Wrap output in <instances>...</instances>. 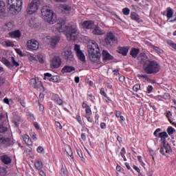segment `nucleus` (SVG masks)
I'll return each instance as SVG.
<instances>
[{"instance_id": "16", "label": "nucleus", "mask_w": 176, "mask_h": 176, "mask_svg": "<svg viewBox=\"0 0 176 176\" xmlns=\"http://www.w3.org/2000/svg\"><path fill=\"white\" fill-rule=\"evenodd\" d=\"M30 85L34 89H39V88L42 87V86H43L42 82H41L40 80H38V79L36 78H32L30 80Z\"/></svg>"}, {"instance_id": "64", "label": "nucleus", "mask_w": 176, "mask_h": 176, "mask_svg": "<svg viewBox=\"0 0 176 176\" xmlns=\"http://www.w3.org/2000/svg\"><path fill=\"white\" fill-rule=\"evenodd\" d=\"M124 79H126L125 77H124V76H120V78H119L120 82H124Z\"/></svg>"}, {"instance_id": "22", "label": "nucleus", "mask_w": 176, "mask_h": 176, "mask_svg": "<svg viewBox=\"0 0 176 176\" xmlns=\"http://www.w3.org/2000/svg\"><path fill=\"white\" fill-rule=\"evenodd\" d=\"M72 71H75V67L72 66L65 65L61 70L62 74H69L72 72Z\"/></svg>"}, {"instance_id": "21", "label": "nucleus", "mask_w": 176, "mask_h": 176, "mask_svg": "<svg viewBox=\"0 0 176 176\" xmlns=\"http://www.w3.org/2000/svg\"><path fill=\"white\" fill-rule=\"evenodd\" d=\"M92 33L94 35H105V31L102 30L98 25H96Z\"/></svg>"}, {"instance_id": "9", "label": "nucleus", "mask_w": 176, "mask_h": 176, "mask_svg": "<svg viewBox=\"0 0 176 176\" xmlns=\"http://www.w3.org/2000/svg\"><path fill=\"white\" fill-rule=\"evenodd\" d=\"M74 50L78 60H80V61H82V63H86V56H85L83 51L80 50V45H75Z\"/></svg>"}, {"instance_id": "23", "label": "nucleus", "mask_w": 176, "mask_h": 176, "mask_svg": "<svg viewBox=\"0 0 176 176\" xmlns=\"http://www.w3.org/2000/svg\"><path fill=\"white\" fill-rule=\"evenodd\" d=\"M8 34L10 38H20L21 36V32L20 30H15L10 32Z\"/></svg>"}, {"instance_id": "27", "label": "nucleus", "mask_w": 176, "mask_h": 176, "mask_svg": "<svg viewBox=\"0 0 176 176\" xmlns=\"http://www.w3.org/2000/svg\"><path fill=\"white\" fill-rule=\"evenodd\" d=\"M36 168L38 170H42L43 168V163L41 160H37L34 164Z\"/></svg>"}, {"instance_id": "32", "label": "nucleus", "mask_w": 176, "mask_h": 176, "mask_svg": "<svg viewBox=\"0 0 176 176\" xmlns=\"http://www.w3.org/2000/svg\"><path fill=\"white\" fill-rule=\"evenodd\" d=\"M5 10H6L5 2L3 1H0V14L4 13Z\"/></svg>"}, {"instance_id": "59", "label": "nucleus", "mask_w": 176, "mask_h": 176, "mask_svg": "<svg viewBox=\"0 0 176 176\" xmlns=\"http://www.w3.org/2000/svg\"><path fill=\"white\" fill-rule=\"evenodd\" d=\"M38 174L41 176H46V173L42 169L38 170Z\"/></svg>"}, {"instance_id": "33", "label": "nucleus", "mask_w": 176, "mask_h": 176, "mask_svg": "<svg viewBox=\"0 0 176 176\" xmlns=\"http://www.w3.org/2000/svg\"><path fill=\"white\" fill-rule=\"evenodd\" d=\"M54 102H56V104H57V105H64V102L63 100H61L60 98V97L58 96H55V98H54Z\"/></svg>"}, {"instance_id": "25", "label": "nucleus", "mask_w": 176, "mask_h": 176, "mask_svg": "<svg viewBox=\"0 0 176 176\" xmlns=\"http://www.w3.org/2000/svg\"><path fill=\"white\" fill-rule=\"evenodd\" d=\"M23 140L27 145L32 146V140H31V138L27 134H25L23 135Z\"/></svg>"}, {"instance_id": "1", "label": "nucleus", "mask_w": 176, "mask_h": 176, "mask_svg": "<svg viewBox=\"0 0 176 176\" xmlns=\"http://www.w3.org/2000/svg\"><path fill=\"white\" fill-rule=\"evenodd\" d=\"M54 28L58 32H63L68 41H76L79 32H78V25L74 22H71L67 25H63L61 23H58L54 25Z\"/></svg>"}, {"instance_id": "14", "label": "nucleus", "mask_w": 176, "mask_h": 176, "mask_svg": "<svg viewBox=\"0 0 176 176\" xmlns=\"http://www.w3.org/2000/svg\"><path fill=\"white\" fill-rule=\"evenodd\" d=\"M81 26L85 30H91L94 27V21H85L81 23Z\"/></svg>"}, {"instance_id": "55", "label": "nucleus", "mask_w": 176, "mask_h": 176, "mask_svg": "<svg viewBox=\"0 0 176 176\" xmlns=\"http://www.w3.org/2000/svg\"><path fill=\"white\" fill-rule=\"evenodd\" d=\"M37 57H38V62L41 63V64H43V63H45V60H43V58L42 57V56L38 55Z\"/></svg>"}, {"instance_id": "56", "label": "nucleus", "mask_w": 176, "mask_h": 176, "mask_svg": "<svg viewBox=\"0 0 176 176\" xmlns=\"http://www.w3.org/2000/svg\"><path fill=\"white\" fill-rule=\"evenodd\" d=\"M160 131H162V129L160 128L157 129L154 133H153V135H155V137H157V133H160Z\"/></svg>"}, {"instance_id": "45", "label": "nucleus", "mask_w": 176, "mask_h": 176, "mask_svg": "<svg viewBox=\"0 0 176 176\" xmlns=\"http://www.w3.org/2000/svg\"><path fill=\"white\" fill-rule=\"evenodd\" d=\"M60 175L61 176H68V171L65 170V168H62L60 170Z\"/></svg>"}, {"instance_id": "60", "label": "nucleus", "mask_w": 176, "mask_h": 176, "mask_svg": "<svg viewBox=\"0 0 176 176\" xmlns=\"http://www.w3.org/2000/svg\"><path fill=\"white\" fill-rule=\"evenodd\" d=\"M55 124L57 127H58L60 130L63 129V126H61V124L59 122H55Z\"/></svg>"}, {"instance_id": "48", "label": "nucleus", "mask_w": 176, "mask_h": 176, "mask_svg": "<svg viewBox=\"0 0 176 176\" xmlns=\"http://www.w3.org/2000/svg\"><path fill=\"white\" fill-rule=\"evenodd\" d=\"M38 153H45V148L43 146H39L36 149Z\"/></svg>"}, {"instance_id": "57", "label": "nucleus", "mask_w": 176, "mask_h": 176, "mask_svg": "<svg viewBox=\"0 0 176 176\" xmlns=\"http://www.w3.org/2000/svg\"><path fill=\"white\" fill-rule=\"evenodd\" d=\"M155 100H156V101H162L163 100V96H157L155 97Z\"/></svg>"}, {"instance_id": "63", "label": "nucleus", "mask_w": 176, "mask_h": 176, "mask_svg": "<svg viewBox=\"0 0 176 176\" xmlns=\"http://www.w3.org/2000/svg\"><path fill=\"white\" fill-rule=\"evenodd\" d=\"M171 116H173V115L171 114V111H167L166 112V117L168 118V120H170Z\"/></svg>"}, {"instance_id": "52", "label": "nucleus", "mask_w": 176, "mask_h": 176, "mask_svg": "<svg viewBox=\"0 0 176 176\" xmlns=\"http://www.w3.org/2000/svg\"><path fill=\"white\" fill-rule=\"evenodd\" d=\"M170 100V94L165 93L164 96H162V100Z\"/></svg>"}, {"instance_id": "17", "label": "nucleus", "mask_w": 176, "mask_h": 176, "mask_svg": "<svg viewBox=\"0 0 176 176\" xmlns=\"http://www.w3.org/2000/svg\"><path fill=\"white\" fill-rule=\"evenodd\" d=\"M61 12L65 14H69L71 13V6L67 4H60L59 6Z\"/></svg>"}, {"instance_id": "6", "label": "nucleus", "mask_w": 176, "mask_h": 176, "mask_svg": "<svg viewBox=\"0 0 176 176\" xmlns=\"http://www.w3.org/2000/svg\"><path fill=\"white\" fill-rule=\"evenodd\" d=\"M11 60H12V63H10V61H9V60H8L5 57L0 58V61L4 65H6V67H7L8 68L11 69V68H13V67H17L20 66V63H19V62L16 61V59L14 58V56H12Z\"/></svg>"}, {"instance_id": "46", "label": "nucleus", "mask_w": 176, "mask_h": 176, "mask_svg": "<svg viewBox=\"0 0 176 176\" xmlns=\"http://www.w3.org/2000/svg\"><path fill=\"white\" fill-rule=\"evenodd\" d=\"M140 89H141V85H140V84H136L133 87V91H135L136 93Z\"/></svg>"}, {"instance_id": "31", "label": "nucleus", "mask_w": 176, "mask_h": 176, "mask_svg": "<svg viewBox=\"0 0 176 176\" xmlns=\"http://www.w3.org/2000/svg\"><path fill=\"white\" fill-rule=\"evenodd\" d=\"M5 27L6 30L10 31L14 28V24H13V22H7L5 25Z\"/></svg>"}, {"instance_id": "8", "label": "nucleus", "mask_w": 176, "mask_h": 176, "mask_svg": "<svg viewBox=\"0 0 176 176\" xmlns=\"http://www.w3.org/2000/svg\"><path fill=\"white\" fill-rule=\"evenodd\" d=\"M104 42L107 45H111V43H118V37L113 34L111 32L107 33L104 38Z\"/></svg>"}, {"instance_id": "38", "label": "nucleus", "mask_w": 176, "mask_h": 176, "mask_svg": "<svg viewBox=\"0 0 176 176\" xmlns=\"http://www.w3.org/2000/svg\"><path fill=\"white\" fill-rule=\"evenodd\" d=\"M65 152L66 153H67L68 156L72 157V155H74V153H72V149L71 148V146H67L65 148Z\"/></svg>"}, {"instance_id": "36", "label": "nucleus", "mask_w": 176, "mask_h": 176, "mask_svg": "<svg viewBox=\"0 0 176 176\" xmlns=\"http://www.w3.org/2000/svg\"><path fill=\"white\" fill-rule=\"evenodd\" d=\"M151 46L152 49H154V50H155V52H156V53H157V54H162L163 50H162L159 47H157L153 45H151Z\"/></svg>"}, {"instance_id": "47", "label": "nucleus", "mask_w": 176, "mask_h": 176, "mask_svg": "<svg viewBox=\"0 0 176 176\" xmlns=\"http://www.w3.org/2000/svg\"><path fill=\"white\" fill-rule=\"evenodd\" d=\"M8 131V127L3 126V124H0V133H5Z\"/></svg>"}, {"instance_id": "41", "label": "nucleus", "mask_w": 176, "mask_h": 176, "mask_svg": "<svg viewBox=\"0 0 176 176\" xmlns=\"http://www.w3.org/2000/svg\"><path fill=\"white\" fill-rule=\"evenodd\" d=\"M20 122H21V119L20 118V117H18V119L13 120L12 123H14L15 127H19V126L20 125Z\"/></svg>"}, {"instance_id": "20", "label": "nucleus", "mask_w": 176, "mask_h": 176, "mask_svg": "<svg viewBox=\"0 0 176 176\" xmlns=\"http://www.w3.org/2000/svg\"><path fill=\"white\" fill-rule=\"evenodd\" d=\"M0 158L4 164H10L12 163V158L8 155H2Z\"/></svg>"}, {"instance_id": "5", "label": "nucleus", "mask_w": 176, "mask_h": 176, "mask_svg": "<svg viewBox=\"0 0 176 176\" xmlns=\"http://www.w3.org/2000/svg\"><path fill=\"white\" fill-rule=\"evenodd\" d=\"M7 5H9L10 12H21L23 9V0H7Z\"/></svg>"}, {"instance_id": "13", "label": "nucleus", "mask_w": 176, "mask_h": 176, "mask_svg": "<svg viewBox=\"0 0 176 176\" xmlns=\"http://www.w3.org/2000/svg\"><path fill=\"white\" fill-rule=\"evenodd\" d=\"M171 152H173V150L171 149V146L170 144H168V143L162 144V146H161L160 150V153H161V155L166 156V153L170 155Z\"/></svg>"}, {"instance_id": "28", "label": "nucleus", "mask_w": 176, "mask_h": 176, "mask_svg": "<svg viewBox=\"0 0 176 176\" xmlns=\"http://www.w3.org/2000/svg\"><path fill=\"white\" fill-rule=\"evenodd\" d=\"M173 14H174V12L171 9V8L168 7L166 8V17L168 20L173 17Z\"/></svg>"}, {"instance_id": "10", "label": "nucleus", "mask_w": 176, "mask_h": 176, "mask_svg": "<svg viewBox=\"0 0 176 176\" xmlns=\"http://www.w3.org/2000/svg\"><path fill=\"white\" fill-rule=\"evenodd\" d=\"M43 42L46 45H57L60 42V37L58 36H54L52 38L47 36L43 38Z\"/></svg>"}, {"instance_id": "54", "label": "nucleus", "mask_w": 176, "mask_h": 176, "mask_svg": "<svg viewBox=\"0 0 176 176\" xmlns=\"http://www.w3.org/2000/svg\"><path fill=\"white\" fill-rule=\"evenodd\" d=\"M152 90H153V87H152V85H148L147 87V93L151 94V93H152Z\"/></svg>"}, {"instance_id": "29", "label": "nucleus", "mask_w": 176, "mask_h": 176, "mask_svg": "<svg viewBox=\"0 0 176 176\" xmlns=\"http://www.w3.org/2000/svg\"><path fill=\"white\" fill-rule=\"evenodd\" d=\"M44 80H46L47 79L48 80H50V82H54V76L52 77V74L50 73H45L44 74Z\"/></svg>"}, {"instance_id": "2", "label": "nucleus", "mask_w": 176, "mask_h": 176, "mask_svg": "<svg viewBox=\"0 0 176 176\" xmlns=\"http://www.w3.org/2000/svg\"><path fill=\"white\" fill-rule=\"evenodd\" d=\"M89 58L91 63L100 64L101 60V50L100 47L96 45H87Z\"/></svg>"}, {"instance_id": "26", "label": "nucleus", "mask_w": 176, "mask_h": 176, "mask_svg": "<svg viewBox=\"0 0 176 176\" xmlns=\"http://www.w3.org/2000/svg\"><path fill=\"white\" fill-rule=\"evenodd\" d=\"M140 53V49L138 48H132L130 52V55L133 58H136L137 56Z\"/></svg>"}, {"instance_id": "19", "label": "nucleus", "mask_w": 176, "mask_h": 176, "mask_svg": "<svg viewBox=\"0 0 176 176\" xmlns=\"http://www.w3.org/2000/svg\"><path fill=\"white\" fill-rule=\"evenodd\" d=\"M102 56L103 57L104 61H108L109 60H113V56L110 54L107 50H103L102 52Z\"/></svg>"}, {"instance_id": "4", "label": "nucleus", "mask_w": 176, "mask_h": 176, "mask_svg": "<svg viewBox=\"0 0 176 176\" xmlns=\"http://www.w3.org/2000/svg\"><path fill=\"white\" fill-rule=\"evenodd\" d=\"M41 14L43 17H44V20L49 23L50 24H54L56 20H57V16L56 14L53 12L52 10L49 9L47 7H44L41 10Z\"/></svg>"}, {"instance_id": "53", "label": "nucleus", "mask_w": 176, "mask_h": 176, "mask_svg": "<svg viewBox=\"0 0 176 176\" xmlns=\"http://www.w3.org/2000/svg\"><path fill=\"white\" fill-rule=\"evenodd\" d=\"M124 155H126V148L124 147H122L120 151V155L122 157H124Z\"/></svg>"}, {"instance_id": "61", "label": "nucleus", "mask_w": 176, "mask_h": 176, "mask_svg": "<svg viewBox=\"0 0 176 176\" xmlns=\"http://www.w3.org/2000/svg\"><path fill=\"white\" fill-rule=\"evenodd\" d=\"M100 129H107V124H105L104 122H101L100 123Z\"/></svg>"}, {"instance_id": "30", "label": "nucleus", "mask_w": 176, "mask_h": 176, "mask_svg": "<svg viewBox=\"0 0 176 176\" xmlns=\"http://www.w3.org/2000/svg\"><path fill=\"white\" fill-rule=\"evenodd\" d=\"M131 19L135 21L140 22V15H138L136 12L131 13Z\"/></svg>"}, {"instance_id": "3", "label": "nucleus", "mask_w": 176, "mask_h": 176, "mask_svg": "<svg viewBox=\"0 0 176 176\" xmlns=\"http://www.w3.org/2000/svg\"><path fill=\"white\" fill-rule=\"evenodd\" d=\"M142 64H144V72L148 75L152 74H157L160 71V65L156 60H147L144 61V58L141 60Z\"/></svg>"}, {"instance_id": "51", "label": "nucleus", "mask_w": 176, "mask_h": 176, "mask_svg": "<svg viewBox=\"0 0 176 176\" xmlns=\"http://www.w3.org/2000/svg\"><path fill=\"white\" fill-rule=\"evenodd\" d=\"M76 119L78 120L79 124H80L82 126V124H83V122H82V118H80V115L78 114L76 116Z\"/></svg>"}, {"instance_id": "7", "label": "nucleus", "mask_w": 176, "mask_h": 176, "mask_svg": "<svg viewBox=\"0 0 176 176\" xmlns=\"http://www.w3.org/2000/svg\"><path fill=\"white\" fill-rule=\"evenodd\" d=\"M39 9V2L38 0H32L31 3L28 4L26 12L28 14H34L36 13Z\"/></svg>"}, {"instance_id": "43", "label": "nucleus", "mask_w": 176, "mask_h": 176, "mask_svg": "<svg viewBox=\"0 0 176 176\" xmlns=\"http://www.w3.org/2000/svg\"><path fill=\"white\" fill-rule=\"evenodd\" d=\"M15 52L17 53V54L20 55L21 57H25V54L23 53L21 49L16 48L15 49Z\"/></svg>"}, {"instance_id": "35", "label": "nucleus", "mask_w": 176, "mask_h": 176, "mask_svg": "<svg viewBox=\"0 0 176 176\" xmlns=\"http://www.w3.org/2000/svg\"><path fill=\"white\" fill-rule=\"evenodd\" d=\"M28 50L33 51V50H38L39 49V45H26Z\"/></svg>"}, {"instance_id": "50", "label": "nucleus", "mask_w": 176, "mask_h": 176, "mask_svg": "<svg viewBox=\"0 0 176 176\" xmlns=\"http://www.w3.org/2000/svg\"><path fill=\"white\" fill-rule=\"evenodd\" d=\"M85 112H86V115L85 116H91V109L90 108V107H87V109H85Z\"/></svg>"}, {"instance_id": "34", "label": "nucleus", "mask_w": 176, "mask_h": 176, "mask_svg": "<svg viewBox=\"0 0 176 176\" xmlns=\"http://www.w3.org/2000/svg\"><path fill=\"white\" fill-rule=\"evenodd\" d=\"M100 94L101 96H104V98H107V101H111V98L108 97V95L105 93V89L104 88L100 89Z\"/></svg>"}, {"instance_id": "18", "label": "nucleus", "mask_w": 176, "mask_h": 176, "mask_svg": "<svg viewBox=\"0 0 176 176\" xmlns=\"http://www.w3.org/2000/svg\"><path fill=\"white\" fill-rule=\"evenodd\" d=\"M158 138H160L162 144H167L166 139L168 138V134L166 131L161 132L158 134Z\"/></svg>"}, {"instance_id": "58", "label": "nucleus", "mask_w": 176, "mask_h": 176, "mask_svg": "<svg viewBox=\"0 0 176 176\" xmlns=\"http://www.w3.org/2000/svg\"><path fill=\"white\" fill-rule=\"evenodd\" d=\"M91 116H85V118L89 122V123H91L93 122V118H90Z\"/></svg>"}, {"instance_id": "39", "label": "nucleus", "mask_w": 176, "mask_h": 176, "mask_svg": "<svg viewBox=\"0 0 176 176\" xmlns=\"http://www.w3.org/2000/svg\"><path fill=\"white\" fill-rule=\"evenodd\" d=\"M6 119H8V113H6L4 114L0 113V120H1V122H5Z\"/></svg>"}, {"instance_id": "11", "label": "nucleus", "mask_w": 176, "mask_h": 176, "mask_svg": "<svg viewBox=\"0 0 176 176\" xmlns=\"http://www.w3.org/2000/svg\"><path fill=\"white\" fill-rule=\"evenodd\" d=\"M13 145V140L10 138L3 137L0 134V148L1 146H10Z\"/></svg>"}, {"instance_id": "40", "label": "nucleus", "mask_w": 176, "mask_h": 176, "mask_svg": "<svg viewBox=\"0 0 176 176\" xmlns=\"http://www.w3.org/2000/svg\"><path fill=\"white\" fill-rule=\"evenodd\" d=\"M166 131L169 135H171V134H174L175 129L172 126H168L166 129Z\"/></svg>"}, {"instance_id": "15", "label": "nucleus", "mask_w": 176, "mask_h": 176, "mask_svg": "<svg viewBox=\"0 0 176 176\" xmlns=\"http://www.w3.org/2000/svg\"><path fill=\"white\" fill-rule=\"evenodd\" d=\"M61 58L58 56H55L52 60L51 65L53 68H58L61 65Z\"/></svg>"}, {"instance_id": "49", "label": "nucleus", "mask_w": 176, "mask_h": 176, "mask_svg": "<svg viewBox=\"0 0 176 176\" xmlns=\"http://www.w3.org/2000/svg\"><path fill=\"white\" fill-rule=\"evenodd\" d=\"M77 153L80 159H81L82 162H85V157H83V154L82 153V151H79L78 150H77Z\"/></svg>"}, {"instance_id": "12", "label": "nucleus", "mask_w": 176, "mask_h": 176, "mask_svg": "<svg viewBox=\"0 0 176 176\" xmlns=\"http://www.w3.org/2000/svg\"><path fill=\"white\" fill-rule=\"evenodd\" d=\"M62 56L66 61H74L75 60V57L74 56V53H72V51L71 50H65L63 53Z\"/></svg>"}, {"instance_id": "42", "label": "nucleus", "mask_w": 176, "mask_h": 176, "mask_svg": "<svg viewBox=\"0 0 176 176\" xmlns=\"http://www.w3.org/2000/svg\"><path fill=\"white\" fill-rule=\"evenodd\" d=\"M122 13L124 14V16H129V14H130V9L129 8H123Z\"/></svg>"}, {"instance_id": "24", "label": "nucleus", "mask_w": 176, "mask_h": 176, "mask_svg": "<svg viewBox=\"0 0 176 176\" xmlns=\"http://www.w3.org/2000/svg\"><path fill=\"white\" fill-rule=\"evenodd\" d=\"M118 53H120V54H122V56H127V54L129 53V48L126 47H119Z\"/></svg>"}, {"instance_id": "37", "label": "nucleus", "mask_w": 176, "mask_h": 176, "mask_svg": "<svg viewBox=\"0 0 176 176\" xmlns=\"http://www.w3.org/2000/svg\"><path fill=\"white\" fill-rule=\"evenodd\" d=\"M27 45H39V42L35 38H32L27 41Z\"/></svg>"}, {"instance_id": "62", "label": "nucleus", "mask_w": 176, "mask_h": 176, "mask_svg": "<svg viewBox=\"0 0 176 176\" xmlns=\"http://www.w3.org/2000/svg\"><path fill=\"white\" fill-rule=\"evenodd\" d=\"M31 135H32V138L33 140H36V133L32 132Z\"/></svg>"}, {"instance_id": "44", "label": "nucleus", "mask_w": 176, "mask_h": 176, "mask_svg": "<svg viewBox=\"0 0 176 176\" xmlns=\"http://www.w3.org/2000/svg\"><path fill=\"white\" fill-rule=\"evenodd\" d=\"M8 173V171H6V168H0V176H5L6 175V173Z\"/></svg>"}]
</instances>
